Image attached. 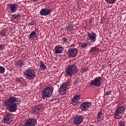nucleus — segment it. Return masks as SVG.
Listing matches in <instances>:
<instances>
[{
    "label": "nucleus",
    "mask_w": 126,
    "mask_h": 126,
    "mask_svg": "<svg viewBox=\"0 0 126 126\" xmlns=\"http://www.w3.org/2000/svg\"><path fill=\"white\" fill-rule=\"evenodd\" d=\"M21 99L9 95V98L5 101V106L10 113H14L17 110V106L21 104Z\"/></svg>",
    "instance_id": "1"
},
{
    "label": "nucleus",
    "mask_w": 126,
    "mask_h": 126,
    "mask_svg": "<svg viewBox=\"0 0 126 126\" xmlns=\"http://www.w3.org/2000/svg\"><path fill=\"white\" fill-rule=\"evenodd\" d=\"M77 73V66L74 64L69 65L65 68V76L71 77Z\"/></svg>",
    "instance_id": "2"
},
{
    "label": "nucleus",
    "mask_w": 126,
    "mask_h": 126,
    "mask_svg": "<svg viewBox=\"0 0 126 126\" xmlns=\"http://www.w3.org/2000/svg\"><path fill=\"white\" fill-rule=\"evenodd\" d=\"M54 92V88L52 86H49L45 88L42 90L41 92V96L44 100L47 99V98H50L53 95Z\"/></svg>",
    "instance_id": "3"
},
{
    "label": "nucleus",
    "mask_w": 126,
    "mask_h": 126,
    "mask_svg": "<svg viewBox=\"0 0 126 126\" xmlns=\"http://www.w3.org/2000/svg\"><path fill=\"white\" fill-rule=\"evenodd\" d=\"M23 74L25 78L29 80H32V79H34L36 77V72H35V70L32 68L26 69L23 72Z\"/></svg>",
    "instance_id": "4"
},
{
    "label": "nucleus",
    "mask_w": 126,
    "mask_h": 126,
    "mask_svg": "<svg viewBox=\"0 0 126 126\" xmlns=\"http://www.w3.org/2000/svg\"><path fill=\"white\" fill-rule=\"evenodd\" d=\"M125 111L126 106L125 105H121L117 107L114 111L115 119H121V117H123V115L125 114Z\"/></svg>",
    "instance_id": "5"
},
{
    "label": "nucleus",
    "mask_w": 126,
    "mask_h": 126,
    "mask_svg": "<svg viewBox=\"0 0 126 126\" xmlns=\"http://www.w3.org/2000/svg\"><path fill=\"white\" fill-rule=\"evenodd\" d=\"M18 9V4L10 3L7 5V10L9 13H15Z\"/></svg>",
    "instance_id": "6"
},
{
    "label": "nucleus",
    "mask_w": 126,
    "mask_h": 126,
    "mask_svg": "<svg viewBox=\"0 0 126 126\" xmlns=\"http://www.w3.org/2000/svg\"><path fill=\"white\" fill-rule=\"evenodd\" d=\"M102 80H103L102 77H96L90 82V85L95 87H100L102 85Z\"/></svg>",
    "instance_id": "7"
},
{
    "label": "nucleus",
    "mask_w": 126,
    "mask_h": 126,
    "mask_svg": "<svg viewBox=\"0 0 126 126\" xmlns=\"http://www.w3.org/2000/svg\"><path fill=\"white\" fill-rule=\"evenodd\" d=\"M84 117L82 115H76L73 119V123L75 126H78L83 123Z\"/></svg>",
    "instance_id": "8"
},
{
    "label": "nucleus",
    "mask_w": 126,
    "mask_h": 126,
    "mask_svg": "<svg viewBox=\"0 0 126 126\" xmlns=\"http://www.w3.org/2000/svg\"><path fill=\"white\" fill-rule=\"evenodd\" d=\"M90 107H91V102H84L81 104L80 109H81V111L83 112H87Z\"/></svg>",
    "instance_id": "9"
},
{
    "label": "nucleus",
    "mask_w": 126,
    "mask_h": 126,
    "mask_svg": "<svg viewBox=\"0 0 126 126\" xmlns=\"http://www.w3.org/2000/svg\"><path fill=\"white\" fill-rule=\"evenodd\" d=\"M68 82H69V81H67L61 86L59 89V93L61 95H64V94H65V91H66V87H67V86L68 85Z\"/></svg>",
    "instance_id": "10"
},
{
    "label": "nucleus",
    "mask_w": 126,
    "mask_h": 126,
    "mask_svg": "<svg viewBox=\"0 0 126 126\" xmlns=\"http://www.w3.org/2000/svg\"><path fill=\"white\" fill-rule=\"evenodd\" d=\"M51 13H52V9L49 8H42L39 12V14L41 15V16H48V15H50Z\"/></svg>",
    "instance_id": "11"
},
{
    "label": "nucleus",
    "mask_w": 126,
    "mask_h": 126,
    "mask_svg": "<svg viewBox=\"0 0 126 126\" xmlns=\"http://www.w3.org/2000/svg\"><path fill=\"white\" fill-rule=\"evenodd\" d=\"M77 53H78V51L76 48H69L67 55L69 58H75L77 56Z\"/></svg>",
    "instance_id": "12"
},
{
    "label": "nucleus",
    "mask_w": 126,
    "mask_h": 126,
    "mask_svg": "<svg viewBox=\"0 0 126 126\" xmlns=\"http://www.w3.org/2000/svg\"><path fill=\"white\" fill-rule=\"evenodd\" d=\"M80 99H81V94H75L71 100V104L73 106H77Z\"/></svg>",
    "instance_id": "13"
},
{
    "label": "nucleus",
    "mask_w": 126,
    "mask_h": 126,
    "mask_svg": "<svg viewBox=\"0 0 126 126\" xmlns=\"http://www.w3.org/2000/svg\"><path fill=\"white\" fill-rule=\"evenodd\" d=\"M37 125V120L33 118H30L25 123L26 126H35Z\"/></svg>",
    "instance_id": "14"
},
{
    "label": "nucleus",
    "mask_w": 126,
    "mask_h": 126,
    "mask_svg": "<svg viewBox=\"0 0 126 126\" xmlns=\"http://www.w3.org/2000/svg\"><path fill=\"white\" fill-rule=\"evenodd\" d=\"M87 36L91 43H94L96 41V38H97V34L94 32H87Z\"/></svg>",
    "instance_id": "15"
},
{
    "label": "nucleus",
    "mask_w": 126,
    "mask_h": 126,
    "mask_svg": "<svg viewBox=\"0 0 126 126\" xmlns=\"http://www.w3.org/2000/svg\"><path fill=\"white\" fill-rule=\"evenodd\" d=\"M12 119H13V115H12V113H8V114L4 117V124H9Z\"/></svg>",
    "instance_id": "16"
},
{
    "label": "nucleus",
    "mask_w": 126,
    "mask_h": 126,
    "mask_svg": "<svg viewBox=\"0 0 126 126\" xmlns=\"http://www.w3.org/2000/svg\"><path fill=\"white\" fill-rule=\"evenodd\" d=\"M63 50H64V47L62 45H57L54 48V53L55 54H63Z\"/></svg>",
    "instance_id": "17"
},
{
    "label": "nucleus",
    "mask_w": 126,
    "mask_h": 126,
    "mask_svg": "<svg viewBox=\"0 0 126 126\" xmlns=\"http://www.w3.org/2000/svg\"><path fill=\"white\" fill-rule=\"evenodd\" d=\"M20 17H21V15H20V14H14L11 15V20L16 23V22H17V21L19 20Z\"/></svg>",
    "instance_id": "18"
},
{
    "label": "nucleus",
    "mask_w": 126,
    "mask_h": 126,
    "mask_svg": "<svg viewBox=\"0 0 126 126\" xmlns=\"http://www.w3.org/2000/svg\"><path fill=\"white\" fill-rule=\"evenodd\" d=\"M29 39H30V40H37V39H38L37 33L35 31H32L31 32L29 35Z\"/></svg>",
    "instance_id": "19"
},
{
    "label": "nucleus",
    "mask_w": 126,
    "mask_h": 126,
    "mask_svg": "<svg viewBox=\"0 0 126 126\" xmlns=\"http://www.w3.org/2000/svg\"><path fill=\"white\" fill-rule=\"evenodd\" d=\"M42 107H43V105L39 104L37 106L35 107L33 109V114H37L39 113L40 110H42Z\"/></svg>",
    "instance_id": "20"
},
{
    "label": "nucleus",
    "mask_w": 126,
    "mask_h": 126,
    "mask_svg": "<svg viewBox=\"0 0 126 126\" xmlns=\"http://www.w3.org/2000/svg\"><path fill=\"white\" fill-rule=\"evenodd\" d=\"M72 25L71 23H68L66 25V29H67V31H69L70 32L71 31H73V27H72Z\"/></svg>",
    "instance_id": "21"
},
{
    "label": "nucleus",
    "mask_w": 126,
    "mask_h": 126,
    "mask_svg": "<svg viewBox=\"0 0 126 126\" xmlns=\"http://www.w3.org/2000/svg\"><path fill=\"white\" fill-rule=\"evenodd\" d=\"M39 69L40 70H45L46 69V65H45L43 61H40Z\"/></svg>",
    "instance_id": "22"
},
{
    "label": "nucleus",
    "mask_w": 126,
    "mask_h": 126,
    "mask_svg": "<svg viewBox=\"0 0 126 126\" xmlns=\"http://www.w3.org/2000/svg\"><path fill=\"white\" fill-rule=\"evenodd\" d=\"M88 46V42H80L79 43V47L81 48V49H85L86 48H87Z\"/></svg>",
    "instance_id": "23"
},
{
    "label": "nucleus",
    "mask_w": 126,
    "mask_h": 126,
    "mask_svg": "<svg viewBox=\"0 0 126 126\" xmlns=\"http://www.w3.org/2000/svg\"><path fill=\"white\" fill-rule=\"evenodd\" d=\"M99 51L98 47L94 46L91 48L90 50V53H97Z\"/></svg>",
    "instance_id": "24"
},
{
    "label": "nucleus",
    "mask_w": 126,
    "mask_h": 126,
    "mask_svg": "<svg viewBox=\"0 0 126 126\" xmlns=\"http://www.w3.org/2000/svg\"><path fill=\"white\" fill-rule=\"evenodd\" d=\"M97 119H98V120H100V121L104 119V114L102 113L101 111L98 112Z\"/></svg>",
    "instance_id": "25"
},
{
    "label": "nucleus",
    "mask_w": 126,
    "mask_h": 126,
    "mask_svg": "<svg viewBox=\"0 0 126 126\" xmlns=\"http://www.w3.org/2000/svg\"><path fill=\"white\" fill-rule=\"evenodd\" d=\"M17 65H19V66H23L24 64H25V63H23V61L21 60H18L16 62Z\"/></svg>",
    "instance_id": "26"
},
{
    "label": "nucleus",
    "mask_w": 126,
    "mask_h": 126,
    "mask_svg": "<svg viewBox=\"0 0 126 126\" xmlns=\"http://www.w3.org/2000/svg\"><path fill=\"white\" fill-rule=\"evenodd\" d=\"M63 43L62 44V45H64V44L65 45H68V44H69V41H68V39H67L66 37H63Z\"/></svg>",
    "instance_id": "27"
},
{
    "label": "nucleus",
    "mask_w": 126,
    "mask_h": 126,
    "mask_svg": "<svg viewBox=\"0 0 126 126\" xmlns=\"http://www.w3.org/2000/svg\"><path fill=\"white\" fill-rule=\"evenodd\" d=\"M22 80H23V79L22 77L18 78L17 77L15 79L16 82H18V83H20L21 82H22Z\"/></svg>",
    "instance_id": "28"
},
{
    "label": "nucleus",
    "mask_w": 126,
    "mask_h": 126,
    "mask_svg": "<svg viewBox=\"0 0 126 126\" xmlns=\"http://www.w3.org/2000/svg\"><path fill=\"white\" fill-rule=\"evenodd\" d=\"M5 71V68L4 67L0 66V73H4Z\"/></svg>",
    "instance_id": "29"
},
{
    "label": "nucleus",
    "mask_w": 126,
    "mask_h": 126,
    "mask_svg": "<svg viewBox=\"0 0 126 126\" xmlns=\"http://www.w3.org/2000/svg\"><path fill=\"white\" fill-rule=\"evenodd\" d=\"M119 126H126V124H125V122L123 121H120L119 124Z\"/></svg>",
    "instance_id": "30"
},
{
    "label": "nucleus",
    "mask_w": 126,
    "mask_h": 126,
    "mask_svg": "<svg viewBox=\"0 0 126 126\" xmlns=\"http://www.w3.org/2000/svg\"><path fill=\"white\" fill-rule=\"evenodd\" d=\"M0 35L1 36H5V35H6L5 31H4V30H2L0 32Z\"/></svg>",
    "instance_id": "31"
},
{
    "label": "nucleus",
    "mask_w": 126,
    "mask_h": 126,
    "mask_svg": "<svg viewBox=\"0 0 126 126\" xmlns=\"http://www.w3.org/2000/svg\"><path fill=\"white\" fill-rule=\"evenodd\" d=\"M116 1L117 0H109L108 3H110V4H113V3H115Z\"/></svg>",
    "instance_id": "32"
},
{
    "label": "nucleus",
    "mask_w": 126,
    "mask_h": 126,
    "mask_svg": "<svg viewBox=\"0 0 126 126\" xmlns=\"http://www.w3.org/2000/svg\"><path fill=\"white\" fill-rule=\"evenodd\" d=\"M4 49V45L3 44H0V51H2Z\"/></svg>",
    "instance_id": "33"
},
{
    "label": "nucleus",
    "mask_w": 126,
    "mask_h": 126,
    "mask_svg": "<svg viewBox=\"0 0 126 126\" xmlns=\"http://www.w3.org/2000/svg\"><path fill=\"white\" fill-rule=\"evenodd\" d=\"M29 26H33L34 25H35V22H32L29 24Z\"/></svg>",
    "instance_id": "34"
},
{
    "label": "nucleus",
    "mask_w": 126,
    "mask_h": 126,
    "mask_svg": "<svg viewBox=\"0 0 126 126\" xmlns=\"http://www.w3.org/2000/svg\"><path fill=\"white\" fill-rule=\"evenodd\" d=\"M88 71V68H86V67H85L83 69V72H86V71Z\"/></svg>",
    "instance_id": "35"
},
{
    "label": "nucleus",
    "mask_w": 126,
    "mask_h": 126,
    "mask_svg": "<svg viewBox=\"0 0 126 126\" xmlns=\"http://www.w3.org/2000/svg\"><path fill=\"white\" fill-rule=\"evenodd\" d=\"M111 94V91H107L106 93L105 94V95H110Z\"/></svg>",
    "instance_id": "36"
},
{
    "label": "nucleus",
    "mask_w": 126,
    "mask_h": 126,
    "mask_svg": "<svg viewBox=\"0 0 126 126\" xmlns=\"http://www.w3.org/2000/svg\"><path fill=\"white\" fill-rule=\"evenodd\" d=\"M39 0H33V1H36V2H37V1H39Z\"/></svg>",
    "instance_id": "37"
},
{
    "label": "nucleus",
    "mask_w": 126,
    "mask_h": 126,
    "mask_svg": "<svg viewBox=\"0 0 126 126\" xmlns=\"http://www.w3.org/2000/svg\"><path fill=\"white\" fill-rule=\"evenodd\" d=\"M105 0L106 1V2H108V3H109V1L110 0Z\"/></svg>",
    "instance_id": "38"
}]
</instances>
